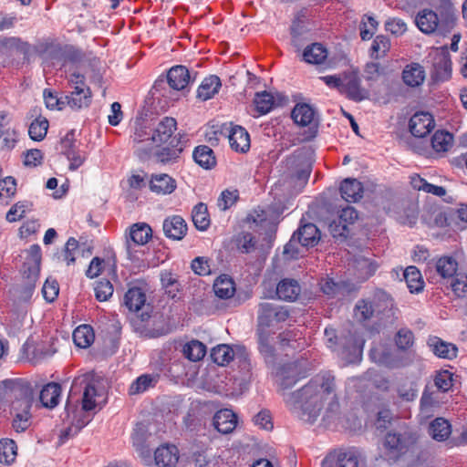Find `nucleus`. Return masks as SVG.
I'll list each match as a JSON object with an SVG mask.
<instances>
[{
  "label": "nucleus",
  "instance_id": "f257e3e1",
  "mask_svg": "<svg viewBox=\"0 0 467 467\" xmlns=\"http://www.w3.org/2000/svg\"><path fill=\"white\" fill-rule=\"evenodd\" d=\"M289 410L301 420L314 423L325 410L324 419L338 410L335 377L330 372H321L312 378L300 389L284 394Z\"/></svg>",
  "mask_w": 467,
  "mask_h": 467
},
{
  "label": "nucleus",
  "instance_id": "f03ea898",
  "mask_svg": "<svg viewBox=\"0 0 467 467\" xmlns=\"http://www.w3.org/2000/svg\"><path fill=\"white\" fill-rule=\"evenodd\" d=\"M102 401H104L103 391L99 389V382L93 375L88 373L80 375L73 380L67 396L65 408L67 417L70 419L72 415L70 420L74 423L79 405H81V410L90 411Z\"/></svg>",
  "mask_w": 467,
  "mask_h": 467
},
{
  "label": "nucleus",
  "instance_id": "7ed1b4c3",
  "mask_svg": "<svg viewBox=\"0 0 467 467\" xmlns=\"http://www.w3.org/2000/svg\"><path fill=\"white\" fill-rule=\"evenodd\" d=\"M418 28L424 34L439 32L445 35L454 27L455 10L451 0H438L434 10L422 9L415 18Z\"/></svg>",
  "mask_w": 467,
  "mask_h": 467
},
{
  "label": "nucleus",
  "instance_id": "20e7f679",
  "mask_svg": "<svg viewBox=\"0 0 467 467\" xmlns=\"http://www.w3.org/2000/svg\"><path fill=\"white\" fill-rule=\"evenodd\" d=\"M15 400L11 401L12 428L17 432L26 431L31 425V408L34 391L30 385H15Z\"/></svg>",
  "mask_w": 467,
  "mask_h": 467
},
{
  "label": "nucleus",
  "instance_id": "39448f33",
  "mask_svg": "<svg viewBox=\"0 0 467 467\" xmlns=\"http://www.w3.org/2000/svg\"><path fill=\"white\" fill-rule=\"evenodd\" d=\"M325 337L327 338V346L333 351H337L336 348V342L334 339L337 338L333 328L325 329ZM343 347L338 350V355L347 362L352 363L360 358L365 339L359 336L357 332L349 333L348 337L344 338L342 343Z\"/></svg>",
  "mask_w": 467,
  "mask_h": 467
},
{
  "label": "nucleus",
  "instance_id": "423d86ee",
  "mask_svg": "<svg viewBox=\"0 0 467 467\" xmlns=\"http://www.w3.org/2000/svg\"><path fill=\"white\" fill-rule=\"evenodd\" d=\"M431 64V75L434 81L444 82L451 77V61L446 47L434 48L428 56Z\"/></svg>",
  "mask_w": 467,
  "mask_h": 467
},
{
  "label": "nucleus",
  "instance_id": "0eeeda50",
  "mask_svg": "<svg viewBox=\"0 0 467 467\" xmlns=\"http://www.w3.org/2000/svg\"><path fill=\"white\" fill-rule=\"evenodd\" d=\"M392 306V300L389 294L378 290L374 294L373 301L362 299L358 301L354 309L355 317L359 321L369 319L375 312Z\"/></svg>",
  "mask_w": 467,
  "mask_h": 467
},
{
  "label": "nucleus",
  "instance_id": "6e6552de",
  "mask_svg": "<svg viewBox=\"0 0 467 467\" xmlns=\"http://www.w3.org/2000/svg\"><path fill=\"white\" fill-rule=\"evenodd\" d=\"M289 312L285 306L264 302L259 305L258 328L266 330L286 321Z\"/></svg>",
  "mask_w": 467,
  "mask_h": 467
},
{
  "label": "nucleus",
  "instance_id": "1a4fd4ad",
  "mask_svg": "<svg viewBox=\"0 0 467 467\" xmlns=\"http://www.w3.org/2000/svg\"><path fill=\"white\" fill-rule=\"evenodd\" d=\"M369 357L373 362L389 368H403L410 364L409 357L393 354L385 343L375 344L369 351Z\"/></svg>",
  "mask_w": 467,
  "mask_h": 467
},
{
  "label": "nucleus",
  "instance_id": "9d476101",
  "mask_svg": "<svg viewBox=\"0 0 467 467\" xmlns=\"http://www.w3.org/2000/svg\"><path fill=\"white\" fill-rule=\"evenodd\" d=\"M305 377L302 363L294 361L284 364L276 372L279 386L283 389L292 388L300 379Z\"/></svg>",
  "mask_w": 467,
  "mask_h": 467
},
{
  "label": "nucleus",
  "instance_id": "9b49d317",
  "mask_svg": "<svg viewBox=\"0 0 467 467\" xmlns=\"http://www.w3.org/2000/svg\"><path fill=\"white\" fill-rule=\"evenodd\" d=\"M211 358L214 363L219 366H225L234 359L245 360L247 353L244 348L236 347L233 348L229 345H218L211 352Z\"/></svg>",
  "mask_w": 467,
  "mask_h": 467
},
{
  "label": "nucleus",
  "instance_id": "f8f14e48",
  "mask_svg": "<svg viewBox=\"0 0 467 467\" xmlns=\"http://www.w3.org/2000/svg\"><path fill=\"white\" fill-rule=\"evenodd\" d=\"M435 127L433 116L425 111L416 112L410 119V131L414 137L424 138Z\"/></svg>",
  "mask_w": 467,
  "mask_h": 467
},
{
  "label": "nucleus",
  "instance_id": "ddd939ff",
  "mask_svg": "<svg viewBox=\"0 0 467 467\" xmlns=\"http://www.w3.org/2000/svg\"><path fill=\"white\" fill-rule=\"evenodd\" d=\"M152 128L144 125L143 123H138L135 127L131 140L134 143L138 144V155L140 159H145L149 156L154 148L153 144H150V137H152Z\"/></svg>",
  "mask_w": 467,
  "mask_h": 467
},
{
  "label": "nucleus",
  "instance_id": "4468645a",
  "mask_svg": "<svg viewBox=\"0 0 467 467\" xmlns=\"http://www.w3.org/2000/svg\"><path fill=\"white\" fill-rule=\"evenodd\" d=\"M176 126L177 122L175 119L170 117L163 118L152 128V137H150V144H153L154 147H159L168 141L176 130Z\"/></svg>",
  "mask_w": 467,
  "mask_h": 467
},
{
  "label": "nucleus",
  "instance_id": "2eb2a0df",
  "mask_svg": "<svg viewBox=\"0 0 467 467\" xmlns=\"http://www.w3.org/2000/svg\"><path fill=\"white\" fill-rule=\"evenodd\" d=\"M342 94L354 101H361L367 98V92L360 87V79L356 73L343 75Z\"/></svg>",
  "mask_w": 467,
  "mask_h": 467
},
{
  "label": "nucleus",
  "instance_id": "dca6fc26",
  "mask_svg": "<svg viewBox=\"0 0 467 467\" xmlns=\"http://www.w3.org/2000/svg\"><path fill=\"white\" fill-rule=\"evenodd\" d=\"M228 139L233 150L239 153H245L250 150V135L244 127L238 125L232 127Z\"/></svg>",
  "mask_w": 467,
  "mask_h": 467
},
{
  "label": "nucleus",
  "instance_id": "f3484780",
  "mask_svg": "<svg viewBox=\"0 0 467 467\" xmlns=\"http://www.w3.org/2000/svg\"><path fill=\"white\" fill-rule=\"evenodd\" d=\"M213 424L218 432L229 434L236 428L237 416L232 410L223 409L214 414Z\"/></svg>",
  "mask_w": 467,
  "mask_h": 467
},
{
  "label": "nucleus",
  "instance_id": "a211bd4d",
  "mask_svg": "<svg viewBox=\"0 0 467 467\" xmlns=\"http://www.w3.org/2000/svg\"><path fill=\"white\" fill-rule=\"evenodd\" d=\"M166 237L172 240H182L187 233V224L184 219L179 215L166 218L162 224Z\"/></svg>",
  "mask_w": 467,
  "mask_h": 467
},
{
  "label": "nucleus",
  "instance_id": "6ab92c4d",
  "mask_svg": "<svg viewBox=\"0 0 467 467\" xmlns=\"http://www.w3.org/2000/svg\"><path fill=\"white\" fill-rule=\"evenodd\" d=\"M427 345L435 356L441 358L452 359L456 358L458 348L454 344L446 342L438 337L431 336Z\"/></svg>",
  "mask_w": 467,
  "mask_h": 467
},
{
  "label": "nucleus",
  "instance_id": "aec40b11",
  "mask_svg": "<svg viewBox=\"0 0 467 467\" xmlns=\"http://www.w3.org/2000/svg\"><path fill=\"white\" fill-rule=\"evenodd\" d=\"M425 78L426 73L424 67L416 62L406 65L402 70V80L406 86L410 88L421 86Z\"/></svg>",
  "mask_w": 467,
  "mask_h": 467
},
{
  "label": "nucleus",
  "instance_id": "412c9836",
  "mask_svg": "<svg viewBox=\"0 0 467 467\" xmlns=\"http://www.w3.org/2000/svg\"><path fill=\"white\" fill-rule=\"evenodd\" d=\"M155 463L159 467H171L179 460V451L174 445H161L154 452Z\"/></svg>",
  "mask_w": 467,
  "mask_h": 467
},
{
  "label": "nucleus",
  "instance_id": "4be33fe9",
  "mask_svg": "<svg viewBox=\"0 0 467 467\" xmlns=\"http://www.w3.org/2000/svg\"><path fill=\"white\" fill-rule=\"evenodd\" d=\"M147 437V426L143 422L137 423L132 433V442L134 447H136L140 456L144 460L145 463H149L150 461V450L145 445Z\"/></svg>",
  "mask_w": 467,
  "mask_h": 467
},
{
  "label": "nucleus",
  "instance_id": "5701e85b",
  "mask_svg": "<svg viewBox=\"0 0 467 467\" xmlns=\"http://www.w3.org/2000/svg\"><path fill=\"white\" fill-rule=\"evenodd\" d=\"M300 293L301 286L296 279L285 278L276 286V295L279 299L284 301H296Z\"/></svg>",
  "mask_w": 467,
  "mask_h": 467
},
{
  "label": "nucleus",
  "instance_id": "b1692460",
  "mask_svg": "<svg viewBox=\"0 0 467 467\" xmlns=\"http://www.w3.org/2000/svg\"><path fill=\"white\" fill-rule=\"evenodd\" d=\"M341 197L348 202H356L363 196V186L357 179L347 178L340 184Z\"/></svg>",
  "mask_w": 467,
  "mask_h": 467
},
{
  "label": "nucleus",
  "instance_id": "393cba45",
  "mask_svg": "<svg viewBox=\"0 0 467 467\" xmlns=\"http://www.w3.org/2000/svg\"><path fill=\"white\" fill-rule=\"evenodd\" d=\"M145 303V291L137 285L130 286L123 297V304L130 312L140 311L144 306Z\"/></svg>",
  "mask_w": 467,
  "mask_h": 467
},
{
  "label": "nucleus",
  "instance_id": "a878e982",
  "mask_svg": "<svg viewBox=\"0 0 467 467\" xmlns=\"http://www.w3.org/2000/svg\"><path fill=\"white\" fill-rule=\"evenodd\" d=\"M167 79L171 88L182 90L190 83L191 76L186 67L175 66L168 71Z\"/></svg>",
  "mask_w": 467,
  "mask_h": 467
},
{
  "label": "nucleus",
  "instance_id": "bb28decb",
  "mask_svg": "<svg viewBox=\"0 0 467 467\" xmlns=\"http://www.w3.org/2000/svg\"><path fill=\"white\" fill-rule=\"evenodd\" d=\"M150 191L158 194H170L176 188L175 181L165 173L153 174L150 182Z\"/></svg>",
  "mask_w": 467,
  "mask_h": 467
},
{
  "label": "nucleus",
  "instance_id": "cd10ccee",
  "mask_svg": "<svg viewBox=\"0 0 467 467\" xmlns=\"http://www.w3.org/2000/svg\"><path fill=\"white\" fill-rule=\"evenodd\" d=\"M170 144L171 147H164L155 153L157 161L163 164L174 162L183 150L182 142L176 138H173Z\"/></svg>",
  "mask_w": 467,
  "mask_h": 467
},
{
  "label": "nucleus",
  "instance_id": "c85d7f7f",
  "mask_svg": "<svg viewBox=\"0 0 467 467\" xmlns=\"http://www.w3.org/2000/svg\"><path fill=\"white\" fill-rule=\"evenodd\" d=\"M294 234L297 237L298 243L301 246L304 247H312L317 244L320 239L319 231L313 223L304 224Z\"/></svg>",
  "mask_w": 467,
  "mask_h": 467
},
{
  "label": "nucleus",
  "instance_id": "c756f323",
  "mask_svg": "<svg viewBox=\"0 0 467 467\" xmlns=\"http://www.w3.org/2000/svg\"><path fill=\"white\" fill-rule=\"evenodd\" d=\"M61 388L58 383L50 382L43 387L40 391L39 399L46 408H55L59 401Z\"/></svg>",
  "mask_w": 467,
  "mask_h": 467
},
{
  "label": "nucleus",
  "instance_id": "7c9ffc66",
  "mask_svg": "<svg viewBox=\"0 0 467 467\" xmlns=\"http://www.w3.org/2000/svg\"><path fill=\"white\" fill-rule=\"evenodd\" d=\"M221 86V80L217 76H209L205 78L199 86L197 96L202 100L206 101L219 92Z\"/></svg>",
  "mask_w": 467,
  "mask_h": 467
},
{
  "label": "nucleus",
  "instance_id": "2f4dec72",
  "mask_svg": "<svg viewBox=\"0 0 467 467\" xmlns=\"http://www.w3.org/2000/svg\"><path fill=\"white\" fill-rule=\"evenodd\" d=\"M41 248L33 244L28 250V258L24 264V273H29L32 278H38L40 273Z\"/></svg>",
  "mask_w": 467,
  "mask_h": 467
},
{
  "label": "nucleus",
  "instance_id": "473e14b6",
  "mask_svg": "<svg viewBox=\"0 0 467 467\" xmlns=\"http://www.w3.org/2000/svg\"><path fill=\"white\" fill-rule=\"evenodd\" d=\"M451 433V425L444 418H436L430 423L429 434L437 441H446Z\"/></svg>",
  "mask_w": 467,
  "mask_h": 467
},
{
  "label": "nucleus",
  "instance_id": "72a5a7b5",
  "mask_svg": "<svg viewBox=\"0 0 467 467\" xmlns=\"http://www.w3.org/2000/svg\"><path fill=\"white\" fill-rule=\"evenodd\" d=\"M403 276L410 293L418 294L423 290L424 281L416 266H408L403 272Z\"/></svg>",
  "mask_w": 467,
  "mask_h": 467
},
{
  "label": "nucleus",
  "instance_id": "f704fd0d",
  "mask_svg": "<svg viewBox=\"0 0 467 467\" xmlns=\"http://www.w3.org/2000/svg\"><path fill=\"white\" fill-rule=\"evenodd\" d=\"M435 268L441 278H452L458 273V262L452 256H441L437 259Z\"/></svg>",
  "mask_w": 467,
  "mask_h": 467
},
{
  "label": "nucleus",
  "instance_id": "c9c22d12",
  "mask_svg": "<svg viewBox=\"0 0 467 467\" xmlns=\"http://www.w3.org/2000/svg\"><path fill=\"white\" fill-rule=\"evenodd\" d=\"M291 116L295 123L306 127L312 123L315 111L308 104L301 103L295 106Z\"/></svg>",
  "mask_w": 467,
  "mask_h": 467
},
{
  "label": "nucleus",
  "instance_id": "e433bc0d",
  "mask_svg": "<svg viewBox=\"0 0 467 467\" xmlns=\"http://www.w3.org/2000/svg\"><path fill=\"white\" fill-rule=\"evenodd\" d=\"M192 157L196 163L207 170L216 164L213 150L206 145L197 146L193 150Z\"/></svg>",
  "mask_w": 467,
  "mask_h": 467
},
{
  "label": "nucleus",
  "instance_id": "4c0bfd02",
  "mask_svg": "<svg viewBox=\"0 0 467 467\" xmlns=\"http://www.w3.org/2000/svg\"><path fill=\"white\" fill-rule=\"evenodd\" d=\"M94 338V331L89 325H81L73 332L74 343L81 348H88L93 343Z\"/></svg>",
  "mask_w": 467,
  "mask_h": 467
},
{
  "label": "nucleus",
  "instance_id": "58836bf2",
  "mask_svg": "<svg viewBox=\"0 0 467 467\" xmlns=\"http://www.w3.org/2000/svg\"><path fill=\"white\" fill-rule=\"evenodd\" d=\"M213 291L218 297L228 299L234 295V282L227 275H221L213 284Z\"/></svg>",
  "mask_w": 467,
  "mask_h": 467
},
{
  "label": "nucleus",
  "instance_id": "ea45409f",
  "mask_svg": "<svg viewBox=\"0 0 467 467\" xmlns=\"http://www.w3.org/2000/svg\"><path fill=\"white\" fill-rule=\"evenodd\" d=\"M327 57V49L319 43L307 46L303 52V59L309 64H321Z\"/></svg>",
  "mask_w": 467,
  "mask_h": 467
},
{
  "label": "nucleus",
  "instance_id": "a19ab883",
  "mask_svg": "<svg viewBox=\"0 0 467 467\" xmlns=\"http://www.w3.org/2000/svg\"><path fill=\"white\" fill-rule=\"evenodd\" d=\"M152 230L146 223H135L130 231V239L134 244L143 245L151 238Z\"/></svg>",
  "mask_w": 467,
  "mask_h": 467
},
{
  "label": "nucleus",
  "instance_id": "79ce46f5",
  "mask_svg": "<svg viewBox=\"0 0 467 467\" xmlns=\"http://www.w3.org/2000/svg\"><path fill=\"white\" fill-rule=\"evenodd\" d=\"M254 105L258 115H265L273 109L275 100L270 92H257L254 99Z\"/></svg>",
  "mask_w": 467,
  "mask_h": 467
},
{
  "label": "nucleus",
  "instance_id": "37998d69",
  "mask_svg": "<svg viewBox=\"0 0 467 467\" xmlns=\"http://www.w3.org/2000/svg\"><path fill=\"white\" fill-rule=\"evenodd\" d=\"M16 455L17 446L14 440H0V462L10 465L15 462Z\"/></svg>",
  "mask_w": 467,
  "mask_h": 467
},
{
  "label": "nucleus",
  "instance_id": "c03bdc74",
  "mask_svg": "<svg viewBox=\"0 0 467 467\" xmlns=\"http://www.w3.org/2000/svg\"><path fill=\"white\" fill-rule=\"evenodd\" d=\"M354 263L355 268L358 273V276L362 279H368L372 276L379 267L376 261L363 256L357 257Z\"/></svg>",
  "mask_w": 467,
  "mask_h": 467
},
{
  "label": "nucleus",
  "instance_id": "a18cd8bd",
  "mask_svg": "<svg viewBox=\"0 0 467 467\" xmlns=\"http://www.w3.org/2000/svg\"><path fill=\"white\" fill-rule=\"evenodd\" d=\"M182 352L189 360L199 361L206 354V346L199 340H191L183 346Z\"/></svg>",
  "mask_w": 467,
  "mask_h": 467
},
{
  "label": "nucleus",
  "instance_id": "49530a36",
  "mask_svg": "<svg viewBox=\"0 0 467 467\" xmlns=\"http://www.w3.org/2000/svg\"><path fill=\"white\" fill-rule=\"evenodd\" d=\"M192 218L193 224L200 231H205L210 225L207 206L202 202H200L193 207Z\"/></svg>",
  "mask_w": 467,
  "mask_h": 467
},
{
  "label": "nucleus",
  "instance_id": "de8ad7c7",
  "mask_svg": "<svg viewBox=\"0 0 467 467\" xmlns=\"http://www.w3.org/2000/svg\"><path fill=\"white\" fill-rule=\"evenodd\" d=\"M384 447L393 458H396L405 449V441L400 434L389 432L385 437Z\"/></svg>",
  "mask_w": 467,
  "mask_h": 467
},
{
  "label": "nucleus",
  "instance_id": "09e8293b",
  "mask_svg": "<svg viewBox=\"0 0 467 467\" xmlns=\"http://www.w3.org/2000/svg\"><path fill=\"white\" fill-rule=\"evenodd\" d=\"M157 382V377L150 374H143L138 377L130 385L129 393L136 395L143 393L150 388L154 387Z\"/></svg>",
  "mask_w": 467,
  "mask_h": 467
},
{
  "label": "nucleus",
  "instance_id": "8fccbe9b",
  "mask_svg": "<svg viewBox=\"0 0 467 467\" xmlns=\"http://www.w3.org/2000/svg\"><path fill=\"white\" fill-rule=\"evenodd\" d=\"M452 135L444 130H437L431 138V146L437 152H445L452 146Z\"/></svg>",
  "mask_w": 467,
  "mask_h": 467
},
{
  "label": "nucleus",
  "instance_id": "3c124183",
  "mask_svg": "<svg viewBox=\"0 0 467 467\" xmlns=\"http://www.w3.org/2000/svg\"><path fill=\"white\" fill-rule=\"evenodd\" d=\"M48 120L44 117H37L33 120L28 129L29 137L36 141H41L47 135L48 130Z\"/></svg>",
  "mask_w": 467,
  "mask_h": 467
},
{
  "label": "nucleus",
  "instance_id": "603ef678",
  "mask_svg": "<svg viewBox=\"0 0 467 467\" xmlns=\"http://www.w3.org/2000/svg\"><path fill=\"white\" fill-rule=\"evenodd\" d=\"M439 404L437 394L424 391L420 399V413L429 418L434 412V409L439 407Z\"/></svg>",
  "mask_w": 467,
  "mask_h": 467
},
{
  "label": "nucleus",
  "instance_id": "864d4df0",
  "mask_svg": "<svg viewBox=\"0 0 467 467\" xmlns=\"http://www.w3.org/2000/svg\"><path fill=\"white\" fill-rule=\"evenodd\" d=\"M24 277L26 281L25 285L17 290V297L19 301L28 302L34 294L36 283L38 278H32L29 273H24Z\"/></svg>",
  "mask_w": 467,
  "mask_h": 467
},
{
  "label": "nucleus",
  "instance_id": "5fc2aeb1",
  "mask_svg": "<svg viewBox=\"0 0 467 467\" xmlns=\"http://www.w3.org/2000/svg\"><path fill=\"white\" fill-rule=\"evenodd\" d=\"M15 385H29L27 382L23 380L6 379L0 383V403L5 400H15V392L13 387Z\"/></svg>",
  "mask_w": 467,
  "mask_h": 467
},
{
  "label": "nucleus",
  "instance_id": "6e6d98bb",
  "mask_svg": "<svg viewBox=\"0 0 467 467\" xmlns=\"http://www.w3.org/2000/svg\"><path fill=\"white\" fill-rule=\"evenodd\" d=\"M453 373L449 370H441L437 372L434 378V384L437 389L442 392H446L453 386Z\"/></svg>",
  "mask_w": 467,
  "mask_h": 467
},
{
  "label": "nucleus",
  "instance_id": "4d7b16f0",
  "mask_svg": "<svg viewBox=\"0 0 467 467\" xmlns=\"http://www.w3.org/2000/svg\"><path fill=\"white\" fill-rule=\"evenodd\" d=\"M358 457L354 450H348L337 454L335 467H358Z\"/></svg>",
  "mask_w": 467,
  "mask_h": 467
},
{
  "label": "nucleus",
  "instance_id": "13d9d810",
  "mask_svg": "<svg viewBox=\"0 0 467 467\" xmlns=\"http://www.w3.org/2000/svg\"><path fill=\"white\" fill-rule=\"evenodd\" d=\"M94 291L96 298L100 302H104L112 296L114 289L109 280H99L96 283Z\"/></svg>",
  "mask_w": 467,
  "mask_h": 467
},
{
  "label": "nucleus",
  "instance_id": "bf43d9fd",
  "mask_svg": "<svg viewBox=\"0 0 467 467\" xmlns=\"http://www.w3.org/2000/svg\"><path fill=\"white\" fill-rule=\"evenodd\" d=\"M67 106L72 109H80L89 106L91 98L88 96L80 95L78 91H72L68 95H66Z\"/></svg>",
  "mask_w": 467,
  "mask_h": 467
},
{
  "label": "nucleus",
  "instance_id": "052dcab7",
  "mask_svg": "<svg viewBox=\"0 0 467 467\" xmlns=\"http://www.w3.org/2000/svg\"><path fill=\"white\" fill-rule=\"evenodd\" d=\"M390 43L387 36H377L372 42L370 48V56L372 57L378 58L380 56L386 54V52L389 49Z\"/></svg>",
  "mask_w": 467,
  "mask_h": 467
},
{
  "label": "nucleus",
  "instance_id": "680f3d73",
  "mask_svg": "<svg viewBox=\"0 0 467 467\" xmlns=\"http://www.w3.org/2000/svg\"><path fill=\"white\" fill-rule=\"evenodd\" d=\"M191 267L192 271L202 276L212 274V265L210 259L203 256H198L192 261Z\"/></svg>",
  "mask_w": 467,
  "mask_h": 467
},
{
  "label": "nucleus",
  "instance_id": "e2e57ef3",
  "mask_svg": "<svg viewBox=\"0 0 467 467\" xmlns=\"http://www.w3.org/2000/svg\"><path fill=\"white\" fill-rule=\"evenodd\" d=\"M396 345L401 350L409 349L414 343V336L409 328H400L396 335Z\"/></svg>",
  "mask_w": 467,
  "mask_h": 467
},
{
  "label": "nucleus",
  "instance_id": "0e129e2a",
  "mask_svg": "<svg viewBox=\"0 0 467 467\" xmlns=\"http://www.w3.org/2000/svg\"><path fill=\"white\" fill-rule=\"evenodd\" d=\"M358 219V213L355 208L351 206H346L340 211L339 213V224L341 225V232L338 233L342 235L347 230V224L353 223Z\"/></svg>",
  "mask_w": 467,
  "mask_h": 467
},
{
  "label": "nucleus",
  "instance_id": "69168bd1",
  "mask_svg": "<svg viewBox=\"0 0 467 467\" xmlns=\"http://www.w3.org/2000/svg\"><path fill=\"white\" fill-rule=\"evenodd\" d=\"M451 279V286L455 296L459 297L464 296L467 292V275L463 273H457Z\"/></svg>",
  "mask_w": 467,
  "mask_h": 467
},
{
  "label": "nucleus",
  "instance_id": "338daca9",
  "mask_svg": "<svg viewBox=\"0 0 467 467\" xmlns=\"http://www.w3.org/2000/svg\"><path fill=\"white\" fill-rule=\"evenodd\" d=\"M30 203L28 202H18L14 204L6 213V220L10 223L20 220L29 209Z\"/></svg>",
  "mask_w": 467,
  "mask_h": 467
},
{
  "label": "nucleus",
  "instance_id": "774afa93",
  "mask_svg": "<svg viewBox=\"0 0 467 467\" xmlns=\"http://www.w3.org/2000/svg\"><path fill=\"white\" fill-rule=\"evenodd\" d=\"M237 198V191L225 190L220 194L217 200V205L221 210L225 211L236 202Z\"/></svg>",
  "mask_w": 467,
  "mask_h": 467
}]
</instances>
